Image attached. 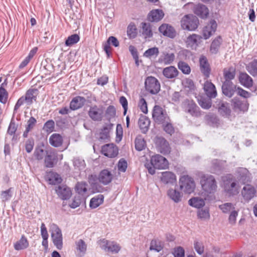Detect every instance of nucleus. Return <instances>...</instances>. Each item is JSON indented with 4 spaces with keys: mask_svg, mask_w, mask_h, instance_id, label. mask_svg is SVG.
<instances>
[{
    "mask_svg": "<svg viewBox=\"0 0 257 257\" xmlns=\"http://www.w3.org/2000/svg\"><path fill=\"white\" fill-rule=\"evenodd\" d=\"M96 179H97V178L95 175H90L88 176V181L92 188L95 190L96 192H99L102 188L98 183L96 182Z\"/></svg>",
    "mask_w": 257,
    "mask_h": 257,
    "instance_id": "45",
    "label": "nucleus"
},
{
    "mask_svg": "<svg viewBox=\"0 0 257 257\" xmlns=\"http://www.w3.org/2000/svg\"><path fill=\"white\" fill-rule=\"evenodd\" d=\"M200 182L202 189L207 193L215 192L217 188V183L214 177L208 174L200 173L199 174Z\"/></svg>",
    "mask_w": 257,
    "mask_h": 257,
    "instance_id": "1",
    "label": "nucleus"
},
{
    "mask_svg": "<svg viewBox=\"0 0 257 257\" xmlns=\"http://www.w3.org/2000/svg\"><path fill=\"white\" fill-rule=\"evenodd\" d=\"M231 104L233 109L234 110H243L244 109L243 103H242V101L238 98L235 97L232 99L231 100Z\"/></svg>",
    "mask_w": 257,
    "mask_h": 257,
    "instance_id": "48",
    "label": "nucleus"
},
{
    "mask_svg": "<svg viewBox=\"0 0 257 257\" xmlns=\"http://www.w3.org/2000/svg\"><path fill=\"white\" fill-rule=\"evenodd\" d=\"M87 184L85 182H78L75 186L76 192L79 194L83 195L87 191Z\"/></svg>",
    "mask_w": 257,
    "mask_h": 257,
    "instance_id": "53",
    "label": "nucleus"
},
{
    "mask_svg": "<svg viewBox=\"0 0 257 257\" xmlns=\"http://www.w3.org/2000/svg\"><path fill=\"white\" fill-rule=\"evenodd\" d=\"M180 189L185 193L191 194L195 188V183L193 179L188 175L181 176L179 179Z\"/></svg>",
    "mask_w": 257,
    "mask_h": 257,
    "instance_id": "6",
    "label": "nucleus"
},
{
    "mask_svg": "<svg viewBox=\"0 0 257 257\" xmlns=\"http://www.w3.org/2000/svg\"><path fill=\"white\" fill-rule=\"evenodd\" d=\"M219 208L224 213H228L230 211H232L235 209L234 206L231 203H225L220 205L219 206Z\"/></svg>",
    "mask_w": 257,
    "mask_h": 257,
    "instance_id": "55",
    "label": "nucleus"
},
{
    "mask_svg": "<svg viewBox=\"0 0 257 257\" xmlns=\"http://www.w3.org/2000/svg\"><path fill=\"white\" fill-rule=\"evenodd\" d=\"M199 69L204 77L207 79L210 76L211 68L207 58L204 55H201L199 59Z\"/></svg>",
    "mask_w": 257,
    "mask_h": 257,
    "instance_id": "11",
    "label": "nucleus"
},
{
    "mask_svg": "<svg viewBox=\"0 0 257 257\" xmlns=\"http://www.w3.org/2000/svg\"><path fill=\"white\" fill-rule=\"evenodd\" d=\"M142 34L145 39L152 38L153 36L152 26L150 23L143 22L141 24Z\"/></svg>",
    "mask_w": 257,
    "mask_h": 257,
    "instance_id": "33",
    "label": "nucleus"
},
{
    "mask_svg": "<svg viewBox=\"0 0 257 257\" xmlns=\"http://www.w3.org/2000/svg\"><path fill=\"white\" fill-rule=\"evenodd\" d=\"M173 254L174 257H185V250L181 246L174 248Z\"/></svg>",
    "mask_w": 257,
    "mask_h": 257,
    "instance_id": "62",
    "label": "nucleus"
},
{
    "mask_svg": "<svg viewBox=\"0 0 257 257\" xmlns=\"http://www.w3.org/2000/svg\"><path fill=\"white\" fill-rule=\"evenodd\" d=\"M194 247L196 251L199 254H202L204 252V247L202 242L198 241H194Z\"/></svg>",
    "mask_w": 257,
    "mask_h": 257,
    "instance_id": "61",
    "label": "nucleus"
},
{
    "mask_svg": "<svg viewBox=\"0 0 257 257\" xmlns=\"http://www.w3.org/2000/svg\"><path fill=\"white\" fill-rule=\"evenodd\" d=\"M113 179V175L108 169L102 170L97 177L99 182L105 186L110 183Z\"/></svg>",
    "mask_w": 257,
    "mask_h": 257,
    "instance_id": "13",
    "label": "nucleus"
},
{
    "mask_svg": "<svg viewBox=\"0 0 257 257\" xmlns=\"http://www.w3.org/2000/svg\"><path fill=\"white\" fill-rule=\"evenodd\" d=\"M236 176L238 181L242 184H245L251 182V174L246 168H238L236 171Z\"/></svg>",
    "mask_w": 257,
    "mask_h": 257,
    "instance_id": "15",
    "label": "nucleus"
},
{
    "mask_svg": "<svg viewBox=\"0 0 257 257\" xmlns=\"http://www.w3.org/2000/svg\"><path fill=\"white\" fill-rule=\"evenodd\" d=\"M150 123V121L147 117L143 115L140 116L138 124L143 133H146L148 131Z\"/></svg>",
    "mask_w": 257,
    "mask_h": 257,
    "instance_id": "39",
    "label": "nucleus"
},
{
    "mask_svg": "<svg viewBox=\"0 0 257 257\" xmlns=\"http://www.w3.org/2000/svg\"><path fill=\"white\" fill-rule=\"evenodd\" d=\"M48 180L49 184L55 185L61 183L62 179L57 173L50 172L47 174Z\"/></svg>",
    "mask_w": 257,
    "mask_h": 257,
    "instance_id": "41",
    "label": "nucleus"
},
{
    "mask_svg": "<svg viewBox=\"0 0 257 257\" xmlns=\"http://www.w3.org/2000/svg\"><path fill=\"white\" fill-rule=\"evenodd\" d=\"M99 245L101 248L104 251L113 253H118L121 248L120 246L116 242L108 241L105 239L100 240Z\"/></svg>",
    "mask_w": 257,
    "mask_h": 257,
    "instance_id": "9",
    "label": "nucleus"
},
{
    "mask_svg": "<svg viewBox=\"0 0 257 257\" xmlns=\"http://www.w3.org/2000/svg\"><path fill=\"white\" fill-rule=\"evenodd\" d=\"M55 191L59 197L64 200L69 199L72 195L70 188L64 185L56 187Z\"/></svg>",
    "mask_w": 257,
    "mask_h": 257,
    "instance_id": "16",
    "label": "nucleus"
},
{
    "mask_svg": "<svg viewBox=\"0 0 257 257\" xmlns=\"http://www.w3.org/2000/svg\"><path fill=\"white\" fill-rule=\"evenodd\" d=\"M167 195L174 202L179 203L182 200L183 194L178 190L171 188L168 190Z\"/></svg>",
    "mask_w": 257,
    "mask_h": 257,
    "instance_id": "31",
    "label": "nucleus"
},
{
    "mask_svg": "<svg viewBox=\"0 0 257 257\" xmlns=\"http://www.w3.org/2000/svg\"><path fill=\"white\" fill-rule=\"evenodd\" d=\"M37 120L33 116L31 117L27 121L25 126V130L23 133V136L24 138H27L29 133L31 131L36 125Z\"/></svg>",
    "mask_w": 257,
    "mask_h": 257,
    "instance_id": "36",
    "label": "nucleus"
},
{
    "mask_svg": "<svg viewBox=\"0 0 257 257\" xmlns=\"http://www.w3.org/2000/svg\"><path fill=\"white\" fill-rule=\"evenodd\" d=\"M135 148L137 150L141 151L146 147V142L141 136H138L135 139Z\"/></svg>",
    "mask_w": 257,
    "mask_h": 257,
    "instance_id": "47",
    "label": "nucleus"
},
{
    "mask_svg": "<svg viewBox=\"0 0 257 257\" xmlns=\"http://www.w3.org/2000/svg\"><path fill=\"white\" fill-rule=\"evenodd\" d=\"M218 110L219 113L224 116H229L231 114V109L226 102L221 103L218 107Z\"/></svg>",
    "mask_w": 257,
    "mask_h": 257,
    "instance_id": "43",
    "label": "nucleus"
},
{
    "mask_svg": "<svg viewBox=\"0 0 257 257\" xmlns=\"http://www.w3.org/2000/svg\"><path fill=\"white\" fill-rule=\"evenodd\" d=\"M152 116L154 121L159 124H163L169 120L166 111L159 105H156L154 107Z\"/></svg>",
    "mask_w": 257,
    "mask_h": 257,
    "instance_id": "7",
    "label": "nucleus"
},
{
    "mask_svg": "<svg viewBox=\"0 0 257 257\" xmlns=\"http://www.w3.org/2000/svg\"><path fill=\"white\" fill-rule=\"evenodd\" d=\"M138 34L137 29L134 23H131L127 28V35L130 39L135 38Z\"/></svg>",
    "mask_w": 257,
    "mask_h": 257,
    "instance_id": "44",
    "label": "nucleus"
},
{
    "mask_svg": "<svg viewBox=\"0 0 257 257\" xmlns=\"http://www.w3.org/2000/svg\"><path fill=\"white\" fill-rule=\"evenodd\" d=\"M236 89V86L234 85L232 82L229 81H225L222 86L223 93L229 97L233 96Z\"/></svg>",
    "mask_w": 257,
    "mask_h": 257,
    "instance_id": "24",
    "label": "nucleus"
},
{
    "mask_svg": "<svg viewBox=\"0 0 257 257\" xmlns=\"http://www.w3.org/2000/svg\"><path fill=\"white\" fill-rule=\"evenodd\" d=\"M29 246V242L24 235L14 244V248L17 250L24 249Z\"/></svg>",
    "mask_w": 257,
    "mask_h": 257,
    "instance_id": "40",
    "label": "nucleus"
},
{
    "mask_svg": "<svg viewBox=\"0 0 257 257\" xmlns=\"http://www.w3.org/2000/svg\"><path fill=\"white\" fill-rule=\"evenodd\" d=\"M103 195L98 194L91 199L89 203V207L92 209H95L102 204L103 202Z\"/></svg>",
    "mask_w": 257,
    "mask_h": 257,
    "instance_id": "37",
    "label": "nucleus"
},
{
    "mask_svg": "<svg viewBox=\"0 0 257 257\" xmlns=\"http://www.w3.org/2000/svg\"><path fill=\"white\" fill-rule=\"evenodd\" d=\"M198 218L202 219H209L210 218L209 209L208 208H205L198 210L197 212Z\"/></svg>",
    "mask_w": 257,
    "mask_h": 257,
    "instance_id": "51",
    "label": "nucleus"
},
{
    "mask_svg": "<svg viewBox=\"0 0 257 257\" xmlns=\"http://www.w3.org/2000/svg\"><path fill=\"white\" fill-rule=\"evenodd\" d=\"M109 128L108 126H103L100 133V139L101 140L107 139L109 137Z\"/></svg>",
    "mask_w": 257,
    "mask_h": 257,
    "instance_id": "64",
    "label": "nucleus"
},
{
    "mask_svg": "<svg viewBox=\"0 0 257 257\" xmlns=\"http://www.w3.org/2000/svg\"><path fill=\"white\" fill-rule=\"evenodd\" d=\"M35 145L34 140L33 138L28 139L25 143V148L28 153H31L33 150Z\"/></svg>",
    "mask_w": 257,
    "mask_h": 257,
    "instance_id": "58",
    "label": "nucleus"
},
{
    "mask_svg": "<svg viewBox=\"0 0 257 257\" xmlns=\"http://www.w3.org/2000/svg\"><path fill=\"white\" fill-rule=\"evenodd\" d=\"M175 56L174 53H164L163 56L161 59V62L165 65H169L174 61Z\"/></svg>",
    "mask_w": 257,
    "mask_h": 257,
    "instance_id": "46",
    "label": "nucleus"
},
{
    "mask_svg": "<svg viewBox=\"0 0 257 257\" xmlns=\"http://www.w3.org/2000/svg\"><path fill=\"white\" fill-rule=\"evenodd\" d=\"M256 192V189L253 186L246 184L241 190V195L245 201H249L255 196Z\"/></svg>",
    "mask_w": 257,
    "mask_h": 257,
    "instance_id": "17",
    "label": "nucleus"
},
{
    "mask_svg": "<svg viewBox=\"0 0 257 257\" xmlns=\"http://www.w3.org/2000/svg\"><path fill=\"white\" fill-rule=\"evenodd\" d=\"M76 249L80 257L84 256L86 252L87 245L85 242L80 239L75 242Z\"/></svg>",
    "mask_w": 257,
    "mask_h": 257,
    "instance_id": "34",
    "label": "nucleus"
},
{
    "mask_svg": "<svg viewBox=\"0 0 257 257\" xmlns=\"http://www.w3.org/2000/svg\"><path fill=\"white\" fill-rule=\"evenodd\" d=\"M193 12L202 18H206L209 14L208 8L202 4H198L194 6L193 7Z\"/></svg>",
    "mask_w": 257,
    "mask_h": 257,
    "instance_id": "28",
    "label": "nucleus"
},
{
    "mask_svg": "<svg viewBox=\"0 0 257 257\" xmlns=\"http://www.w3.org/2000/svg\"><path fill=\"white\" fill-rule=\"evenodd\" d=\"M145 83L146 90L151 94H157L160 90V83L154 77H148Z\"/></svg>",
    "mask_w": 257,
    "mask_h": 257,
    "instance_id": "8",
    "label": "nucleus"
},
{
    "mask_svg": "<svg viewBox=\"0 0 257 257\" xmlns=\"http://www.w3.org/2000/svg\"><path fill=\"white\" fill-rule=\"evenodd\" d=\"M248 72L253 76L257 75V60H254L246 66Z\"/></svg>",
    "mask_w": 257,
    "mask_h": 257,
    "instance_id": "49",
    "label": "nucleus"
},
{
    "mask_svg": "<svg viewBox=\"0 0 257 257\" xmlns=\"http://www.w3.org/2000/svg\"><path fill=\"white\" fill-rule=\"evenodd\" d=\"M189 204L192 207L200 209L205 205V201L202 198L193 197L189 199Z\"/></svg>",
    "mask_w": 257,
    "mask_h": 257,
    "instance_id": "42",
    "label": "nucleus"
},
{
    "mask_svg": "<svg viewBox=\"0 0 257 257\" xmlns=\"http://www.w3.org/2000/svg\"><path fill=\"white\" fill-rule=\"evenodd\" d=\"M159 32L164 36L174 38L176 36V32L175 29L170 25L163 24L159 28Z\"/></svg>",
    "mask_w": 257,
    "mask_h": 257,
    "instance_id": "19",
    "label": "nucleus"
},
{
    "mask_svg": "<svg viewBox=\"0 0 257 257\" xmlns=\"http://www.w3.org/2000/svg\"><path fill=\"white\" fill-rule=\"evenodd\" d=\"M164 16L163 10L160 9L153 10L147 16L148 21L151 22H158L161 21Z\"/></svg>",
    "mask_w": 257,
    "mask_h": 257,
    "instance_id": "22",
    "label": "nucleus"
},
{
    "mask_svg": "<svg viewBox=\"0 0 257 257\" xmlns=\"http://www.w3.org/2000/svg\"><path fill=\"white\" fill-rule=\"evenodd\" d=\"M86 99L84 97L77 96L74 97L70 103V108L75 110L81 108L85 104Z\"/></svg>",
    "mask_w": 257,
    "mask_h": 257,
    "instance_id": "25",
    "label": "nucleus"
},
{
    "mask_svg": "<svg viewBox=\"0 0 257 257\" xmlns=\"http://www.w3.org/2000/svg\"><path fill=\"white\" fill-rule=\"evenodd\" d=\"M236 90L237 91V94L243 98H247L249 97L251 95L250 93L249 92L244 90L243 89L240 87H237Z\"/></svg>",
    "mask_w": 257,
    "mask_h": 257,
    "instance_id": "63",
    "label": "nucleus"
},
{
    "mask_svg": "<svg viewBox=\"0 0 257 257\" xmlns=\"http://www.w3.org/2000/svg\"><path fill=\"white\" fill-rule=\"evenodd\" d=\"M178 68L185 74H189L191 72L190 66L186 62L180 61L178 63Z\"/></svg>",
    "mask_w": 257,
    "mask_h": 257,
    "instance_id": "50",
    "label": "nucleus"
},
{
    "mask_svg": "<svg viewBox=\"0 0 257 257\" xmlns=\"http://www.w3.org/2000/svg\"><path fill=\"white\" fill-rule=\"evenodd\" d=\"M169 162H146L145 164V167L151 175L155 174L156 169H167L169 168Z\"/></svg>",
    "mask_w": 257,
    "mask_h": 257,
    "instance_id": "10",
    "label": "nucleus"
},
{
    "mask_svg": "<svg viewBox=\"0 0 257 257\" xmlns=\"http://www.w3.org/2000/svg\"><path fill=\"white\" fill-rule=\"evenodd\" d=\"M201 107L204 109H209L211 107L212 102L210 99H201L199 101Z\"/></svg>",
    "mask_w": 257,
    "mask_h": 257,
    "instance_id": "60",
    "label": "nucleus"
},
{
    "mask_svg": "<svg viewBox=\"0 0 257 257\" xmlns=\"http://www.w3.org/2000/svg\"><path fill=\"white\" fill-rule=\"evenodd\" d=\"M80 40V37L77 34H73L68 37L65 41V45L67 46H72L77 43Z\"/></svg>",
    "mask_w": 257,
    "mask_h": 257,
    "instance_id": "52",
    "label": "nucleus"
},
{
    "mask_svg": "<svg viewBox=\"0 0 257 257\" xmlns=\"http://www.w3.org/2000/svg\"><path fill=\"white\" fill-rule=\"evenodd\" d=\"M159 53V49L157 47H153L146 50L144 53V56L147 58H151L153 56H157Z\"/></svg>",
    "mask_w": 257,
    "mask_h": 257,
    "instance_id": "56",
    "label": "nucleus"
},
{
    "mask_svg": "<svg viewBox=\"0 0 257 257\" xmlns=\"http://www.w3.org/2000/svg\"><path fill=\"white\" fill-rule=\"evenodd\" d=\"M223 187L225 192L229 196H233L238 193L237 183L233 176L227 174L222 177Z\"/></svg>",
    "mask_w": 257,
    "mask_h": 257,
    "instance_id": "3",
    "label": "nucleus"
},
{
    "mask_svg": "<svg viewBox=\"0 0 257 257\" xmlns=\"http://www.w3.org/2000/svg\"><path fill=\"white\" fill-rule=\"evenodd\" d=\"M49 142L53 147H59L63 144V138L60 134L55 133L50 137Z\"/></svg>",
    "mask_w": 257,
    "mask_h": 257,
    "instance_id": "30",
    "label": "nucleus"
},
{
    "mask_svg": "<svg viewBox=\"0 0 257 257\" xmlns=\"http://www.w3.org/2000/svg\"><path fill=\"white\" fill-rule=\"evenodd\" d=\"M50 231L53 244L58 249L63 247V237L61 229L54 223L51 225Z\"/></svg>",
    "mask_w": 257,
    "mask_h": 257,
    "instance_id": "5",
    "label": "nucleus"
},
{
    "mask_svg": "<svg viewBox=\"0 0 257 257\" xmlns=\"http://www.w3.org/2000/svg\"><path fill=\"white\" fill-rule=\"evenodd\" d=\"M179 71L177 69L173 66L165 68L163 70V74L168 79L176 78L178 75Z\"/></svg>",
    "mask_w": 257,
    "mask_h": 257,
    "instance_id": "29",
    "label": "nucleus"
},
{
    "mask_svg": "<svg viewBox=\"0 0 257 257\" xmlns=\"http://www.w3.org/2000/svg\"><path fill=\"white\" fill-rule=\"evenodd\" d=\"M176 180V176L173 173L171 172H164L162 173L161 181L164 184H173Z\"/></svg>",
    "mask_w": 257,
    "mask_h": 257,
    "instance_id": "32",
    "label": "nucleus"
},
{
    "mask_svg": "<svg viewBox=\"0 0 257 257\" xmlns=\"http://www.w3.org/2000/svg\"><path fill=\"white\" fill-rule=\"evenodd\" d=\"M238 80L240 84L246 88H250L253 85L252 79L245 72L240 73Z\"/></svg>",
    "mask_w": 257,
    "mask_h": 257,
    "instance_id": "26",
    "label": "nucleus"
},
{
    "mask_svg": "<svg viewBox=\"0 0 257 257\" xmlns=\"http://www.w3.org/2000/svg\"><path fill=\"white\" fill-rule=\"evenodd\" d=\"M217 28V23L215 20H211L204 27L202 35L205 39H207L215 33Z\"/></svg>",
    "mask_w": 257,
    "mask_h": 257,
    "instance_id": "20",
    "label": "nucleus"
},
{
    "mask_svg": "<svg viewBox=\"0 0 257 257\" xmlns=\"http://www.w3.org/2000/svg\"><path fill=\"white\" fill-rule=\"evenodd\" d=\"M222 40L221 36H217L212 42L210 47V51L212 54H216L219 47L222 43Z\"/></svg>",
    "mask_w": 257,
    "mask_h": 257,
    "instance_id": "38",
    "label": "nucleus"
},
{
    "mask_svg": "<svg viewBox=\"0 0 257 257\" xmlns=\"http://www.w3.org/2000/svg\"><path fill=\"white\" fill-rule=\"evenodd\" d=\"M181 108L184 112L193 117H197L201 115L199 107L192 99L184 100L181 104Z\"/></svg>",
    "mask_w": 257,
    "mask_h": 257,
    "instance_id": "4",
    "label": "nucleus"
},
{
    "mask_svg": "<svg viewBox=\"0 0 257 257\" xmlns=\"http://www.w3.org/2000/svg\"><path fill=\"white\" fill-rule=\"evenodd\" d=\"M9 93L7 90L3 87H0V102L6 104L8 101Z\"/></svg>",
    "mask_w": 257,
    "mask_h": 257,
    "instance_id": "57",
    "label": "nucleus"
},
{
    "mask_svg": "<svg viewBox=\"0 0 257 257\" xmlns=\"http://www.w3.org/2000/svg\"><path fill=\"white\" fill-rule=\"evenodd\" d=\"M88 114L93 121H100L103 117V109L101 107L94 105L90 107Z\"/></svg>",
    "mask_w": 257,
    "mask_h": 257,
    "instance_id": "12",
    "label": "nucleus"
},
{
    "mask_svg": "<svg viewBox=\"0 0 257 257\" xmlns=\"http://www.w3.org/2000/svg\"><path fill=\"white\" fill-rule=\"evenodd\" d=\"M156 145L158 150L162 154L165 155L170 152V147L168 142L163 138H157Z\"/></svg>",
    "mask_w": 257,
    "mask_h": 257,
    "instance_id": "18",
    "label": "nucleus"
},
{
    "mask_svg": "<svg viewBox=\"0 0 257 257\" xmlns=\"http://www.w3.org/2000/svg\"><path fill=\"white\" fill-rule=\"evenodd\" d=\"M138 106L144 113H147L148 112V106L146 101L144 98H141L139 102Z\"/></svg>",
    "mask_w": 257,
    "mask_h": 257,
    "instance_id": "59",
    "label": "nucleus"
},
{
    "mask_svg": "<svg viewBox=\"0 0 257 257\" xmlns=\"http://www.w3.org/2000/svg\"><path fill=\"white\" fill-rule=\"evenodd\" d=\"M202 37L196 34L190 35L187 37L185 43L187 48L195 49L200 42Z\"/></svg>",
    "mask_w": 257,
    "mask_h": 257,
    "instance_id": "21",
    "label": "nucleus"
},
{
    "mask_svg": "<svg viewBox=\"0 0 257 257\" xmlns=\"http://www.w3.org/2000/svg\"><path fill=\"white\" fill-rule=\"evenodd\" d=\"M54 128L55 122L53 120L51 119L45 123L43 129L46 133L50 134L54 130Z\"/></svg>",
    "mask_w": 257,
    "mask_h": 257,
    "instance_id": "54",
    "label": "nucleus"
},
{
    "mask_svg": "<svg viewBox=\"0 0 257 257\" xmlns=\"http://www.w3.org/2000/svg\"><path fill=\"white\" fill-rule=\"evenodd\" d=\"M203 89L206 95L209 97L215 98L217 96V91L215 85L209 80L204 82Z\"/></svg>",
    "mask_w": 257,
    "mask_h": 257,
    "instance_id": "23",
    "label": "nucleus"
},
{
    "mask_svg": "<svg viewBox=\"0 0 257 257\" xmlns=\"http://www.w3.org/2000/svg\"><path fill=\"white\" fill-rule=\"evenodd\" d=\"M101 152L104 156L113 158L118 155V150L116 145L113 144H108L102 147Z\"/></svg>",
    "mask_w": 257,
    "mask_h": 257,
    "instance_id": "14",
    "label": "nucleus"
},
{
    "mask_svg": "<svg viewBox=\"0 0 257 257\" xmlns=\"http://www.w3.org/2000/svg\"><path fill=\"white\" fill-rule=\"evenodd\" d=\"M39 91L36 88H30L28 89L25 95V100H27V104L31 105L34 101H36L38 95Z\"/></svg>",
    "mask_w": 257,
    "mask_h": 257,
    "instance_id": "27",
    "label": "nucleus"
},
{
    "mask_svg": "<svg viewBox=\"0 0 257 257\" xmlns=\"http://www.w3.org/2000/svg\"><path fill=\"white\" fill-rule=\"evenodd\" d=\"M199 25V19L193 14L185 15L180 20V26L184 30L194 31L198 28Z\"/></svg>",
    "mask_w": 257,
    "mask_h": 257,
    "instance_id": "2",
    "label": "nucleus"
},
{
    "mask_svg": "<svg viewBox=\"0 0 257 257\" xmlns=\"http://www.w3.org/2000/svg\"><path fill=\"white\" fill-rule=\"evenodd\" d=\"M223 76L225 81H229L235 78L236 74V69L234 67L231 66L227 68H225L223 71Z\"/></svg>",
    "mask_w": 257,
    "mask_h": 257,
    "instance_id": "35",
    "label": "nucleus"
}]
</instances>
